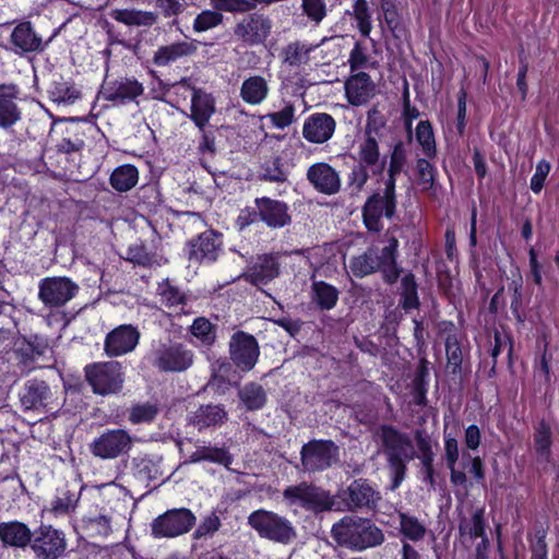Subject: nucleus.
<instances>
[{"label":"nucleus","instance_id":"72a5a7b5","mask_svg":"<svg viewBox=\"0 0 559 559\" xmlns=\"http://www.w3.org/2000/svg\"><path fill=\"white\" fill-rule=\"evenodd\" d=\"M280 273L278 263L273 255L259 257L254 265L246 274V278L252 284L265 285Z\"/></svg>","mask_w":559,"mask_h":559},{"label":"nucleus","instance_id":"e433bc0d","mask_svg":"<svg viewBox=\"0 0 559 559\" xmlns=\"http://www.w3.org/2000/svg\"><path fill=\"white\" fill-rule=\"evenodd\" d=\"M79 500L80 492L60 488L45 511L55 518L69 515L75 511Z\"/></svg>","mask_w":559,"mask_h":559},{"label":"nucleus","instance_id":"864d4df0","mask_svg":"<svg viewBox=\"0 0 559 559\" xmlns=\"http://www.w3.org/2000/svg\"><path fill=\"white\" fill-rule=\"evenodd\" d=\"M414 438L418 450V459L423 465H427L429 467V464L433 463L435 453L432 451L431 441L428 433L424 430H416Z\"/></svg>","mask_w":559,"mask_h":559},{"label":"nucleus","instance_id":"cd10ccee","mask_svg":"<svg viewBox=\"0 0 559 559\" xmlns=\"http://www.w3.org/2000/svg\"><path fill=\"white\" fill-rule=\"evenodd\" d=\"M214 112L215 100L213 96L193 87L190 118L201 131L204 130V127L207 124Z\"/></svg>","mask_w":559,"mask_h":559},{"label":"nucleus","instance_id":"052dcab7","mask_svg":"<svg viewBox=\"0 0 559 559\" xmlns=\"http://www.w3.org/2000/svg\"><path fill=\"white\" fill-rule=\"evenodd\" d=\"M461 531L468 534L471 537H483L485 531L483 510H477L468 523H462Z\"/></svg>","mask_w":559,"mask_h":559},{"label":"nucleus","instance_id":"8fccbe9b","mask_svg":"<svg viewBox=\"0 0 559 559\" xmlns=\"http://www.w3.org/2000/svg\"><path fill=\"white\" fill-rule=\"evenodd\" d=\"M353 10L359 32L362 36L368 37L371 33L372 24L367 0H356Z\"/></svg>","mask_w":559,"mask_h":559},{"label":"nucleus","instance_id":"aec40b11","mask_svg":"<svg viewBox=\"0 0 559 559\" xmlns=\"http://www.w3.org/2000/svg\"><path fill=\"white\" fill-rule=\"evenodd\" d=\"M20 401L25 409L48 411L52 392L45 381L28 380L20 393Z\"/></svg>","mask_w":559,"mask_h":559},{"label":"nucleus","instance_id":"e2e57ef3","mask_svg":"<svg viewBox=\"0 0 559 559\" xmlns=\"http://www.w3.org/2000/svg\"><path fill=\"white\" fill-rule=\"evenodd\" d=\"M155 8L165 17H170L180 14L187 5L186 0H155Z\"/></svg>","mask_w":559,"mask_h":559},{"label":"nucleus","instance_id":"f257e3e1","mask_svg":"<svg viewBox=\"0 0 559 559\" xmlns=\"http://www.w3.org/2000/svg\"><path fill=\"white\" fill-rule=\"evenodd\" d=\"M331 534L338 545L358 551L381 545L384 540L382 531L371 521L349 515L335 523Z\"/></svg>","mask_w":559,"mask_h":559},{"label":"nucleus","instance_id":"c756f323","mask_svg":"<svg viewBox=\"0 0 559 559\" xmlns=\"http://www.w3.org/2000/svg\"><path fill=\"white\" fill-rule=\"evenodd\" d=\"M10 39L15 49L22 52H33L44 48L41 37L34 31L29 22L17 24L12 31Z\"/></svg>","mask_w":559,"mask_h":559},{"label":"nucleus","instance_id":"39448f33","mask_svg":"<svg viewBox=\"0 0 559 559\" xmlns=\"http://www.w3.org/2000/svg\"><path fill=\"white\" fill-rule=\"evenodd\" d=\"M385 120L377 108L368 111L364 138L358 143V163L368 166L373 173L382 171L385 158H381L379 140Z\"/></svg>","mask_w":559,"mask_h":559},{"label":"nucleus","instance_id":"f3484780","mask_svg":"<svg viewBox=\"0 0 559 559\" xmlns=\"http://www.w3.org/2000/svg\"><path fill=\"white\" fill-rule=\"evenodd\" d=\"M31 547L39 559H57L66 549V540L61 532L43 526L31 540Z\"/></svg>","mask_w":559,"mask_h":559},{"label":"nucleus","instance_id":"58836bf2","mask_svg":"<svg viewBox=\"0 0 559 559\" xmlns=\"http://www.w3.org/2000/svg\"><path fill=\"white\" fill-rule=\"evenodd\" d=\"M551 425L546 420H540L534 433V450L538 461L548 462L551 453Z\"/></svg>","mask_w":559,"mask_h":559},{"label":"nucleus","instance_id":"3c124183","mask_svg":"<svg viewBox=\"0 0 559 559\" xmlns=\"http://www.w3.org/2000/svg\"><path fill=\"white\" fill-rule=\"evenodd\" d=\"M191 333L204 345H212L216 337L213 324L204 317L197 318L193 321Z\"/></svg>","mask_w":559,"mask_h":559},{"label":"nucleus","instance_id":"0e129e2a","mask_svg":"<svg viewBox=\"0 0 559 559\" xmlns=\"http://www.w3.org/2000/svg\"><path fill=\"white\" fill-rule=\"evenodd\" d=\"M550 171V164L542 159L537 163L535 174L531 178V189L534 193H539L544 187V182Z\"/></svg>","mask_w":559,"mask_h":559},{"label":"nucleus","instance_id":"774afa93","mask_svg":"<svg viewBox=\"0 0 559 559\" xmlns=\"http://www.w3.org/2000/svg\"><path fill=\"white\" fill-rule=\"evenodd\" d=\"M444 459L447 467H453L459 460V443L451 435L444 433Z\"/></svg>","mask_w":559,"mask_h":559},{"label":"nucleus","instance_id":"09e8293b","mask_svg":"<svg viewBox=\"0 0 559 559\" xmlns=\"http://www.w3.org/2000/svg\"><path fill=\"white\" fill-rule=\"evenodd\" d=\"M445 353H447V368L451 373H457L461 371L463 362V349L455 335H449L445 341Z\"/></svg>","mask_w":559,"mask_h":559},{"label":"nucleus","instance_id":"f8f14e48","mask_svg":"<svg viewBox=\"0 0 559 559\" xmlns=\"http://www.w3.org/2000/svg\"><path fill=\"white\" fill-rule=\"evenodd\" d=\"M132 444L133 439L126 430L108 429L90 444V450L94 456L112 460L128 453Z\"/></svg>","mask_w":559,"mask_h":559},{"label":"nucleus","instance_id":"f03ea898","mask_svg":"<svg viewBox=\"0 0 559 559\" xmlns=\"http://www.w3.org/2000/svg\"><path fill=\"white\" fill-rule=\"evenodd\" d=\"M283 499L289 508L302 509L316 514L331 510H342L335 507V498L330 491L308 481L287 486L283 490Z\"/></svg>","mask_w":559,"mask_h":559},{"label":"nucleus","instance_id":"680f3d73","mask_svg":"<svg viewBox=\"0 0 559 559\" xmlns=\"http://www.w3.org/2000/svg\"><path fill=\"white\" fill-rule=\"evenodd\" d=\"M221 525L222 523L218 515L211 513L202 520L193 535L195 538L211 536L219 530Z\"/></svg>","mask_w":559,"mask_h":559},{"label":"nucleus","instance_id":"7ed1b4c3","mask_svg":"<svg viewBox=\"0 0 559 559\" xmlns=\"http://www.w3.org/2000/svg\"><path fill=\"white\" fill-rule=\"evenodd\" d=\"M386 242L388 243L381 250V254L378 253L377 248L371 247L364 253L354 257L349 261L352 274L361 278L382 269L383 272L386 273L389 282L395 281L397 278L395 252L399 241L395 237L390 236Z\"/></svg>","mask_w":559,"mask_h":559},{"label":"nucleus","instance_id":"c9c22d12","mask_svg":"<svg viewBox=\"0 0 559 559\" xmlns=\"http://www.w3.org/2000/svg\"><path fill=\"white\" fill-rule=\"evenodd\" d=\"M187 459L185 463H199L202 461H207L216 464L224 465L229 468L233 463L231 455L223 448L211 447L205 444H197L195 450L192 452H187Z\"/></svg>","mask_w":559,"mask_h":559},{"label":"nucleus","instance_id":"412c9836","mask_svg":"<svg viewBox=\"0 0 559 559\" xmlns=\"http://www.w3.org/2000/svg\"><path fill=\"white\" fill-rule=\"evenodd\" d=\"M382 441L389 460H414L416 456L411 438L392 427L382 428Z\"/></svg>","mask_w":559,"mask_h":559},{"label":"nucleus","instance_id":"20e7f679","mask_svg":"<svg viewBox=\"0 0 559 559\" xmlns=\"http://www.w3.org/2000/svg\"><path fill=\"white\" fill-rule=\"evenodd\" d=\"M248 525L254 530L261 538L282 545H288L297 537L296 527L290 520L265 509L251 512L248 516Z\"/></svg>","mask_w":559,"mask_h":559},{"label":"nucleus","instance_id":"4468645a","mask_svg":"<svg viewBox=\"0 0 559 559\" xmlns=\"http://www.w3.org/2000/svg\"><path fill=\"white\" fill-rule=\"evenodd\" d=\"M272 29L271 20L259 13L241 17L234 27L235 37L250 46L263 44Z\"/></svg>","mask_w":559,"mask_h":559},{"label":"nucleus","instance_id":"2f4dec72","mask_svg":"<svg viewBox=\"0 0 559 559\" xmlns=\"http://www.w3.org/2000/svg\"><path fill=\"white\" fill-rule=\"evenodd\" d=\"M195 51L197 45L193 40L173 43L159 47L154 53L153 61L158 67H165Z\"/></svg>","mask_w":559,"mask_h":559},{"label":"nucleus","instance_id":"13d9d810","mask_svg":"<svg viewBox=\"0 0 559 559\" xmlns=\"http://www.w3.org/2000/svg\"><path fill=\"white\" fill-rule=\"evenodd\" d=\"M368 166L359 164L354 166L348 176V187L352 193H358L362 190L368 181L369 175L367 171Z\"/></svg>","mask_w":559,"mask_h":559},{"label":"nucleus","instance_id":"bb28decb","mask_svg":"<svg viewBox=\"0 0 559 559\" xmlns=\"http://www.w3.org/2000/svg\"><path fill=\"white\" fill-rule=\"evenodd\" d=\"M156 295L162 306L171 310L175 314H189L191 311L187 309L188 297L178 287L165 280L157 285Z\"/></svg>","mask_w":559,"mask_h":559},{"label":"nucleus","instance_id":"79ce46f5","mask_svg":"<svg viewBox=\"0 0 559 559\" xmlns=\"http://www.w3.org/2000/svg\"><path fill=\"white\" fill-rule=\"evenodd\" d=\"M338 299V292L335 287L324 282L312 284V300L324 310L332 309Z\"/></svg>","mask_w":559,"mask_h":559},{"label":"nucleus","instance_id":"69168bd1","mask_svg":"<svg viewBox=\"0 0 559 559\" xmlns=\"http://www.w3.org/2000/svg\"><path fill=\"white\" fill-rule=\"evenodd\" d=\"M302 9L307 16L319 23L326 14L325 3L322 0H302Z\"/></svg>","mask_w":559,"mask_h":559},{"label":"nucleus","instance_id":"de8ad7c7","mask_svg":"<svg viewBox=\"0 0 559 559\" xmlns=\"http://www.w3.org/2000/svg\"><path fill=\"white\" fill-rule=\"evenodd\" d=\"M401 306L405 310L417 308L419 299L417 295V284L412 274H406L401 281Z\"/></svg>","mask_w":559,"mask_h":559},{"label":"nucleus","instance_id":"ddd939ff","mask_svg":"<svg viewBox=\"0 0 559 559\" xmlns=\"http://www.w3.org/2000/svg\"><path fill=\"white\" fill-rule=\"evenodd\" d=\"M345 510H373L381 500V495L366 479L354 480L346 489L338 493Z\"/></svg>","mask_w":559,"mask_h":559},{"label":"nucleus","instance_id":"49530a36","mask_svg":"<svg viewBox=\"0 0 559 559\" xmlns=\"http://www.w3.org/2000/svg\"><path fill=\"white\" fill-rule=\"evenodd\" d=\"M401 533L408 539L417 542L424 538L426 526L414 515L399 513Z\"/></svg>","mask_w":559,"mask_h":559},{"label":"nucleus","instance_id":"423d86ee","mask_svg":"<svg viewBox=\"0 0 559 559\" xmlns=\"http://www.w3.org/2000/svg\"><path fill=\"white\" fill-rule=\"evenodd\" d=\"M396 207L394 181L388 180L383 193H374L362 207L364 224L369 231L378 233L383 228L382 217L391 218Z\"/></svg>","mask_w":559,"mask_h":559},{"label":"nucleus","instance_id":"c85d7f7f","mask_svg":"<svg viewBox=\"0 0 559 559\" xmlns=\"http://www.w3.org/2000/svg\"><path fill=\"white\" fill-rule=\"evenodd\" d=\"M320 45L308 44L301 40H295L287 44L280 52V58L284 66L290 69H298L308 64L310 55Z\"/></svg>","mask_w":559,"mask_h":559},{"label":"nucleus","instance_id":"4d7b16f0","mask_svg":"<svg viewBox=\"0 0 559 559\" xmlns=\"http://www.w3.org/2000/svg\"><path fill=\"white\" fill-rule=\"evenodd\" d=\"M126 260L141 266H148L153 262V257L142 243H133L127 250Z\"/></svg>","mask_w":559,"mask_h":559},{"label":"nucleus","instance_id":"6e6552de","mask_svg":"<svg viewBox=\"0 0 559 559\" xmlns=\"http://www.w3.org/2000/svg\"><path fill=\"white\" fill-rule=\"evenodd\" d=\"M197 518L187 508L171 509L158 515L151 523L155 538H175L188 533L195 524Z\"/></svg>","mask_w":559,"mask_h":559},{"label":"nucleus","instance_id":"338daca9","mask_svg":"<svg viewBox=\"0 0 559 559\" xmlns=\"http://www.w3.org/2000/svg\"><path fill=\"white\" fill-rule=\"evenodd\" d=\"M295 117V107L286 105L280 111L270 115L271 122L278 129H284L293 123Z\"/></svg>","mask_w":559,"mask_h":559},{"label":"nucleus","instance_id":"b1692460","mask_svg":"<svg viewBox=\"0 0 559 559\" xmlns=\"http://www.w3.org/2000/svg\"><path fill=\"white\" fill-rule=\"evenodd\" d=\"M144 88L141 83L132 79H119L107 82L103 86V96L116 105H122L127 102L134 100L143 93Z\"/></svg>","mask_w":559,"mask_h":559},{"label":"nucleus","instance_id":"9b49d317","mask_svg":"<svg viewBox=\"0 0 559 559\" xmlns=\"http://www.w3.org/2000/svg\"><path fill=\"white\" fill-rule=\"evenodd\" d=\"M79 290L69 277H46L39 282L38 298L47 308H59L68 304Z\"/></svg>","mask_w":559,"mask_h":559},{"label":"nucleus","instance_id":"ea45409f","mask_svg":"<svg viewBox=\"0 0 559 559\" xmlns=\"http://www.w3.org/2000/svg\"><path fill=\"white\" fill-rule=\"evenodd\" d=\"M139 181L138 169L130 164L117 167L110 175L111 187L119 192L131 190Z\"/></svg>","mask_w":559,"mask_h":559},{"label":"nucleus","instance_id":"a19ab883","mask_svg":"<svg viewBox=\"0 0 559 559\" xmlns=\"http://www.w3.org/2000/svg\"><path fill=\"white\" fill-rule=\"evenodd\" d=\"M238 396L248 411L261 409L266 402L264 389L257 383H247L238 392Z\"/></svg>","mask_w":559,"mask_h":559},{"label":"nucleus","instance_id":"473e14b6","mask_svg":"<svg viewBox=\"0 0 559 559\" xmlns=\"http://www.w3.org/2000/svg\"><path fill=\"white\" fill-rule=\"evenodd\" d=\"M0 540L7 546L24 548L32 540V532L22 522H2L0 523Z\"/></svg>","mask_w":559,"mask_h":559},{"label":"nucleus","instance_id":"603ef678","mask_svg":"<svg viewBox=\"0 0 559 559\" xmlns=\"http://www.w3.org/2000/svg\"><path fill=\"white\" fill-rule=\"evenodd\" d=\"M223 22V14L216 10H204L193 21V31L197 33L206 32L218 26Z\"/></svg>","mask_w":559,"mask_h":559},{"label":"nucleus","instance_id":"5fc2aeb1","mask_svg":"<svg viewBox=\"0 0 559 559\" xmlns=\"http://www.w3.org/2000/svg\"><path fill=\"white\" fill-rule=\"evenodd\" d=\"M158 414V407L152 403L138 404L131 408L129 420L133 424L150 423Z\"/></svg>","mask_w":559,"mask_h":559},{"label":"nucleus","instance_id":"bf43d9fd","mask_svg":"<svg viewBox=\"0 0 559 559\" xmlns=\"http://www.w3.org/2000/svg\"><path fill=\"white\" fill-rule=\"evenodd\" d=\"M210 3L217 12H247L253 8L248 0H210Z\"/></svg>","mask_w":559,"mask_h":559},{"label":"nucleus","instance_id":"7c9ffc66","mask_svg":"<svg viewBox=\"0 0 559 559\" xmlns=\"http://www.w3.org/2000/svg\"><path fill=\"white\" fill-rule=\"evenodd\" d=\"M267 80L262 75H251L243 80L240 86V98L252 106L262 104L269 96Z\"/></svg>","mask_w":559,"mask_h":559},{"label":"nucleus","instance_id":"dca6fc26","mask_svg":"<svg viewBox=\"0 0 559 559\" xmlns=\"http://www.w3.org/2000/svg\"><path fill=\"white\" fill-rule=\"evenodd\" d=\"M140 332L131 324H122L106 335L104 350L108 357H118L133 352L139 344Z\"/></svg>","mask_w":559,"mask_h":559},{"label":"nucleus","instance_id":"393cba45","mask_svg":"<svg viewBox=\"0 0 559 559\" xmlns=\"http://www.w3.org/2000/svg\"><path fill=\"white\" fill-rule=\"evenodd\" d=\"M222 240L213 230L202 233L190 242L189 259L199 262H213L221 251Z\"/></svg>","mask_w":559,"mask_h":559},{"label":"nucleus","instance_id":"2eb2a0df","mask_svg":"<svg viewBox=\"0 0 559 559\" xmlns=\"http://www.w3.org/2000/svg\"><path fill=\"white\" fill-rule=\"evenodd\" d=\"M229 353L234 364L243 371L251 370L260 355L257 340L242 331L236 332L231 336Z\"/></svg>","mask_w":559,"mask_h":559},{"label":"nucleus","instance_id":"6e6d98bb","mask_svg":"<svg viewBox=\"0 0 559 559\" xmlns=\"http://www.w3.org/2000/svg\"><path fill=\"white\" fill-rule=\"evenodd\" d=\"M417 176H418V185L423 190H429L433 186L436 169L426 159L419 158L417 160Z\"/></svg>","mask_w":559,"mask_h":559},{"label":"nucleus","instance_id":"a878e982","mask_svg":"<svg viewBox=\"0 0 559 559\" xmlns=\"http://www.w3.org/2000/svg\"><path fill=\"white\" fill-rule=\"evenodd\" d=\"M376 85L369 74L359 72L349 76L345 83L347 100L353 106H361L374 96Z\"/></svg>","mask_w":559,"mask_h":559},{"label":"nucleus","instance_id":"5701e85b","mask_svg":"<svg viewBox=\"0 0 559 559\" xmlns=\"http://www.w3.org/2000/svg\"><path fill=\"white\" fill-rule=\"evenodd\" d=\"M335 127L336 122L331 115L312 114L305 120L302 135L311 143L322 144L332 138Z\"/></svg>","mask_w":559,"mask_h":559},{"label":"nucleus","instance_id":"4c0bfd02","mask_svg":"<svg viewBox=\"0 0 559 559\" xmlns=\"http://www.w3.org/2000/svg\"><path fill=\"white\" fill-rule=\"evenodd\" d=\"M227 419V413L221 405H203L193 415V424L202 430L204 428L223 424Z\"/></svg>","mask_w":559,"mask_h":559},{"label":"nucleus","instance_id":"f704fd0d","mask_svg":"<svg viewBox=\"0 0 559 559\" xmlns=\"http://www.w3.org/2000/svg\"><path fill=\"white\" fill-rule=\"evenodd\" d=\"M109 16L127 26L151 27L158 20V15L155 12L136 9H114L109 12Z\"/></svg>","mask_w":559,"mask_h":559},{"label":"nucleus","instance_id":"a18cd8bd","mask_svg":"<svg viewBox=\"0 0 559 559\" xmlns=\"http://www.w3.org/2000/svg\"><path fill=\"white\" fill-rule=\"evenodd\" d=\"M416 140L427 158L436 156V141L432 127L428 120L419 121L416 128Z\"/></svg>","mask_w":559,"mask_h":559},{"label":"nucleus","instance_id":"4be33fe9","mask_svg":"<svg viewBox=\"0 0 559 559\" xmlns=\"http://www.w3.org/2000/svg\"><path fill=\"white\" fill-rule=\"evenodd\" d=\"M19 96L20 90L16 85H0V129L8 130L22 119Z\"/></svg>","mask_w":559,"mask_h":559},{"label":"nucleus","instance_id":"a211bd4d","mask_svg":"<svg viewBox=\"0 0 559 559\" xmlns=\"http://www.w3.org/2000/svg\"><path fill=\"white\" fill-rule=\"evenodd\" d=\"M307 179L318 192L325 195L336 194L341 190L338 173L328 163H316L307 170Z\"/></svg>","mask_w":559,"mask_h":559},{"label":"nucleus","instance_id":"1a4fd4ad","mask_svg":"<svg viewBox=\"0 0 559 559\" xmlns=\"http://www.w3.org/2000/svg\"><path fill=\"white\" fill-rule=\"evenodd\" d=\"M304 472H320L329 468L338 460V447L328 440H312L300 451Z\"/></svg>","mask_w":559,"mask_h":559},{"label":"nucleus","instance_id":"37998d69","mask_svg":"<svg viewBox=\"0 0 559 559\" xmlns=\"http://www.w3.org/2000/svg\"><path fill=\"white\" fill-rule=\"evenodd\" d=\"M82 527L91 537H107L112 532L111 520L109 516L100 514L95 516H84Z\"/></svg>","mask_w":559,"mask_h":559},{"label":"nucleus","instance_id":"c03bdc74","mask_svg":"<svg viewBox=\"0 0 559 559\" xmlns=\"http://www.w3.org/2000/svg\"><path fill=\"white\" fill-rule=\"evenodd\" d=\"M49 97L52 102L58 104H71L79 98V91L70 83L62 80L55 81L49 90Z\"/></svg>","mask_w":559,"mask_h":559},{"label":"nucleus","instance_id":"0eeeda50","mask_svg":"<svg viewBox=\"0 0 559 559\" xmlns=\"http://www.w3.org/2000/svg\"><path fill=\"white\" fill-rule=\"evenodd\" d=\"M84 370L86 380L96 394H115L122 389L123 373L118 361L87 365Z\"/></svg>","mask_w":559,"mask_h":559},{"label":"nucleus","instance_id":"9d476101","mask_svg":"<svg viewBox=\"0 0 559 559\" xmlns=\"http://www.w3.org/2000/svg\"><path fill=\"white\" fill-rule=\"evenodd\" d=\"M193 357L183 344H160L153 353V366L164 372H182L192 366Z\"/></svg>","mask_w":559,"mask_h":559},{"label":"nucleus","instance_id":"6ab92c4d","mask_svg":"<svg viewBox=\"0 0 559 559\" xmlns=\"http://www.w3.org/2000/svg\"><path fill=\"white\" fill-rule=\"evenodd\" d=\"M257 215L271 228H282L290 223L288 205L285 202L273 200L267 197L254 200Z\"/></svg>","mask_w":559,"mask_h":559}]
</instances>
